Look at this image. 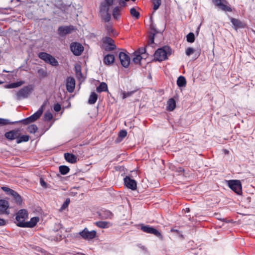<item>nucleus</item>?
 Here are the masks:
<instances>
[{
  "instance_id": "obj_62",
  "label": "nucleus",
  "mask_w": 255,
  "mask_h": 255,
  "mask_svg": "<svg viewBox=\"0 0 255 255\" xmlns=\"http://www.w3.org/2000/svg\"><path fill=\"white\" fill-rule=\"evenodd\" d=\"M190 211L189 208H186V212H189Z\"/></svg>"
},
{
  "instance_id": "obj_29",
  "label": "nucleus",
  "mask_w": 255,
  "mask_h": 255,
  "mask_svg": "<svg viewBox=\"0 0 255 255\" xmlns=\"http://www.w3.org/2000/svg\"><path fill=\"white\" fill-rule=\"evenodd\" d=\"M46 63L53 66H57L58 65V61L51 55H50Z\"/></svg>"
},
{
  "instance_id": "obj_44",
  "label": "nucleus",
  "mask_w": 255,
  "mask_h": 255,
  "mask_svg": "<svg viewBox=\"0 0 255 255\" xmlns=\"http://www.w3.org/2000/svg\"><path fill=\"white\" fill-rule=\"evenodd\" d=\"M37 73L38 74L39 77L40 78H43L47 76L46 71L42 68H40L38 69L37 71Z\"/></svg>"
},
{
  "instance_id": "obj_58",
  "label": "nucleus",
  "mask_w": 255,
  "mask_h": 255,
  "mask_svg": "<svg viewBox=\"0 0 255 255\" xmlns=\"http://www.w3.org/2000/svg\"><path fill=\"white\" fill-rule=\"evenodd\" d=\"M40 184L43 187L45 188L47 187V183L44 181V180L42 178L40 179Z\"/></svg>"
},
{
  "instance_id": "obj_41",
  "label": "nucleus",
  "mask_w": 255,
  "mask_h": 255,
  "mask_svg": "<svg viewBox=\"0 0 255 255\" xmlns=\"http://www.w3.org/2000/svg\"><path fill=\"white\" fill-rule=\"evenodd\" d=\"M103 42L104 44H107L108 45L115 44L114 40L109 36H106L103 39Z\"/></svg>"
},
{
  "instance_id": "obj_9",
  "label": "nucleus",
  "mask_w": 255,
  "mask_h": 255,
  "mask_svg": "<svg viewBox=\"0 0 255 255\" xmlns=\"http://www.w3.org/2000/svg\"><path fill=\"white\" fill-rule=\"evenodd\" d=\"M213 2L219 8L225 11H231V8L227 5V2L226 0H213Z\"/></svg>"
},
{
  "instance_id": "obj_51",
  "label": "nucleus",
  "mask_w": 255,
  "mask_h": 255,
  "mask_svg": "<svg viewBox=\"0 0 255 255\" xmlns=\"http://www.w3.org/2000/svg\"><path fill=\"white\" fill-rule=\"evenodd\" d=\"M70 201L69 198L66 199L65 201L63 203V205H62L61 209L62 210L65 209L68 206L70 203Z\"/></svg>"
},
{
  "instance_id": "obj_18",
  "label": "nucleus",
  "mask_w": 255,
  "mask_h": 255,
  "mask_svg": "<svg viewBox=\"0 0 255 255\" xmlns=\"http://www.w3.org/2000/svg\"><path fill=\"white\" fill-rule=\"evenodd\" d=\"M150 28L151 31L148 35V44L151 45L154 44V35L157 32V31L155 29V25L153 23L150 24Z\"/></svg>"
},
{
  "instance_id": "obj_26",
  "label": "nucleus",
  "mask_w": 255,
  "mask_h": 255,
  "mask_svg": "<svg viewBox=\"0 0 255 255\" xmlns=\"http://www.w3.org/2000/svg\"><path fill=\"white\" fill-rule=\"evenodd\" d=\"M96 90L98 93L108 91L107 84L105 82H102L100 85L97 87Z\"/></svg>"
},
{
  "instance_id": "obj_27",
  "label": "nucleus",
  "mask_w": 255,
  "mask_h": 255,
  "mask_svg": "<svg viewBox=\"0 0 255 255\" xmlns=\"http://www.w3.org/2000/svg\"><path fill=\"white\" fill-rule=\"evenodd\" d=\"M29 139V136L28 135H22L20 136V134L17 136L16 142L19 144L22 142H27Z\"/></svg>"
},
{
  "instance_id": "obj_57",
  "label": "nucleus",
  "mask_w": 255,
  "mask_h": 255,
  "mask_svg": "<svg viewBox=\"0 0 255 255\" xmlns=\"http://www.w3.org/2000/svg\"><path fill=\"white\" fill-rule=\"evenodd\" d=\"M119 4L121 7H125L127 5V2L125 0H119Z\"/></svg>"
},
{
  "instance_id": "obj_39",
  "label": "nucleus",
  "mask_w": 255,
  "mask_h": 255,
  "mask_svg": "<svg viewBox=\"0 0 255 255\" xmlns=\"http://www.w3.org/2000/svg\"><path fill=\"white\" fill-rule=\"evenodd\" d=\"M106 28L108 34L109 35H117V34L115 32V30L112 28L111 25H106Z\"/></svg>"
},
{
  "instance_id": "obj_49",
  "label": "nucleus",
  "mask_w": 255,
  "mask_h": 255,
  "mask_svg": "<svg viewBox=\"0 0 255 255\" xmlns=\"http://www.w3.org/2000/svg\"><path fill=\"white\" fill-rule=\"evenodd\" d=\"M16 197L14 199L15 200V202L18 204L20 205L22 203V200L21 197L17 193Z\"/></svg>"
},
{
  "instance_id": "obj_12",
  "label": "nucleus",
  "mask_w": 255,
  "mask_h": 255,
  "mask_svg": "<svg viewBox=\"0 0 255 255\" xmlns=\"http://www.w3.org/2000/svg\"><path fill=\"white\" fill-rule=\"evenodd\" d=\"M66 89L69 93L73 92L75 87V80L72 77H68L66 80Z\"/></svg>"
},
{
  "instance_id": "obj_25",
  "label": "nucleus",
  "mask_w": 255,
  "mask_h": 255,
  "mask_svg": "<svg viewBox=\"0 0 255 255\" xmlns=\"http://www.w3.org/2000/svg\"><path fill=\"white\" fill-rule=\"evenodd\" d=\"M175 101L173 98L170 99L167 102V110L172 111L175 108Z\"/></svg>"
},
{
  "instance_id": "obj_63",
  "label": "nucleus",
  "mask_w": 255,
  "mask_h": 255,
  "mask_svg": "<svg viewBox=\"0 0 255 255\" xmlns=\"http://www.w3.org/2000/svg\"><path fill=\"white\" fill-rule=\"evenodd\" d=\"M13 198L14 199L16 197V195L12 196Z\"/></svg>"
},
{
  "instance_id": "obj_1",
  "label": "nucleus",
  "mask_w": 255,
  "mask_h": 255,
  "mask_svg": "<svg viewBox=\"0 0 255 255\" xmlns=\"http://www.w3.org/2000/svg\"><path fill=\"white\" fill-rule=\"evenodd\" d=\"M33 90L32 85H29L24 86L20 89L16 94V99L17 100H20L23 99L27 98L30 93Z\"/></svg>"
},
{
  "instance_id": "obj_52",
  "label": "nucleus",
  "mask_w": 255,
  "mask_h": 255,
  "mask_svg": "<svg viewBox=\"0 0 255 255\" xmlns=\"http://www.w3.org/2000/svg\"><path fill=\"white\" fill-rule=\"evenodd\" d=\"M70 6V5H66L65 4H61L58 6L59 8H60L62 11H65L68 9V7Z\"/></svg>"
},
{
  "instance_id": "obj_54",
  "label": "nucleus",
  "mask_w": 255,
  "mask_h": 255,
  "mask_svg": "<svg viewBox=\"0 0 255 255\" xmlns=\"http://www.w3.org/2000/svg\"><path fill=\"white\" fill-rule=\"evenodd\" d=\"M18 122V123H22L23 125H28V124L30 123L31 122L29 121V120H28V117L27 118H25L24 119H23V120H20V121H17Z\"/></svg>"
},
{
  "instance_id": "obj_56",
  "label": "nucleus",
  "mask_w": 255,
  "mask_h": 255,
  "mask_svg": "<svg viewBox=\"0 0 255 255\" xmlns=\"http://www.w3.org/2000/svg\"><path fill=\"white\" fill-rule=\"evenodd\" d=\"M132 93H133V92H124L123 93V98L125 99L127 97H128L130 96Z\"/></svg>"
},
{
  "instance_id": "obj_30",
  "label": "nucleus",
  "mask_w": 255,
  "mask_h": 255,
  "mask_svg": "<svg viewBox=\"0 0 255 255\" xmlns=\"http://www.w3.org/2000/svg\"><path fill=\"white\" fill-rule=\"evenodd\" d=\"M1 189L6 193L7 195H10L12 197L13 195H15L17 194V192H15L13 190L7 187H1Z\"/></svg>"
},
{
  "instance_id": "obj_5",
  "label": "nucleus",
  "mask_w": 255,
  "mask_h": 255,
  "mask_svg": "<svg viewBox=\"0 0 255 255\" xmlns=\"http://www.w3.org/2000/svg\"><path fill=\"white\" fill-rule=\"evenodd\" d=\"M229 187L238 195L242 193V185L239 180H233L228 182Z\"/></svg>"
},
{
  "instance_id": "obj_23",
  "label": "nucleus",
  "mask_w": 255,
  "mask_h": 255,
  "mask_svg": "<svg viewBox=\"0 0 255 255\" xmlns=\"http://www.w3.org/2000/svg\"><path fill=\"white\" fill-rule=\"evenodd\" d=\"M65 160L70 163H74L77 161V157L72 153H65L64 154Z\"/></svg>"
},
{
  "instance_id": "obj_33",
  "label": "nucleus",
  "mask_w": 255,
  "mask_h": 255,
  "mask_svg": "<svg viewBox=\"0 0 255 255\" xmlns=\"http://www.w3.org/2000/svg\"><path fill=\"white\" fill-rule=\"evenodd\" d=\"M50 54L46 52H41L39 53L38 57L41 59L43 60L45 63L47 62L48 58L50 57Z\"/></svg>"
},
{
  "instance_id": "obj_43",
  "label": "nucleus",
  "mask_w": 255,
  "mask_h": 255,
  "mask_svg": "<svg viewBox=\"0 0 255 255\" xmlns=\"http://www.w3.org/2000/svg\"><path fill=\"white\" fill-rule=\"evenodd\" d=\"M102 216V217L105 218H111L113 216L112 213L108 210H106L102 212L101 214Z\"/></svg>"
},
{
  "instance_id": "obj_15",
  "label": "nucleus",
  "mask_w": 255,
  "mask_h": 255,
  "mask_svg": "<svg viewBox=\"0 0 255 255\" xmlns=\"http://www.w3.org/2000/svg\"><path fill=\"white\" fill-rule=\"evenodd\" d=\"M44 106L45 104H43L37 112L28 117V120H29L31 123L34 122L40 118L43 112V107Z\"/></svg>"
},
{
  "instance_id": "obj_45",
  "label": "nucleus",
  "mask_w": 255,
  "mask_h": 255,
  "mask_svg": "<svg viewBox=\"0 0 255 255\" xmlns=\"http://www.w3.org/2000/svg\"><path fill=\"white\" fill-rule=\"evenodd\" d=\"M187 41L188 42L192 43L195 40V36L193 33L190 32L188 34H187Z\"/></svg>"
},
{
  "instance_id": "obj_50",
  "label": "nucleus",
  "mask_w": 255,
  "mask_h": 255,
  "mask_svg": "<svg viewBox=\"0 0 255 255\" xmlns=\"http://www.w3.org/2000/svg\"><path fill=\"white\" fill-rule=\"evenodd\" d=\"M75 73L77 75L81 76L82 75V72H81V66L80 65H76L75 66Z\"/></svg>"
},
{
  "instance_id": "obj_2",
  "label": "nucleus",
  "mask_w": 255,
  "mask_h": 255,
  "mask_svg": "<svg viewBox=\"0 0 255 255\" xmlns=\"http://www.w3.org/2000/svg\"><path fill=\"white\" fill-rule=\"evenodd\" d=\"M170 50L168 46L158 49L154 53L155 59L158 61H162L167 58V51Z\"/></svg>"
},
{
  "instance_id": "obj_53",
  "label": "nucleus",
  "mask_w": 255,
  "mask_h": 255,
  "mask_svg": "<svg viewBox=\"0 0 255 255\" xmlns=\"http://www.w3.org/2000/svg\"><path fill=\"white\" fill-rule=\"evenodd\" d=\"M194 49L193 48L189 47L186 50V54L188 56L193 54L194 52Z\"/></svg>"
},
{
  "instance_id": "obj_16",
  "label": "nucleus",
  "mask_w": 255,
  "mask_h": 255,
  "mask_svg": "<svg viewBox=\"0 0 255 255\" xmlns=\"http://www.w3.org/2000/svg\"><path fill=\"white\" fill-rule=\"evenodd\" d=\"M44 106L45 104H43L37 112L28 117V120H29L31 123L34 122L40 118L43 112V107Z\"/></svg>"
},
{
  "instance_id": "obj_37",
  "label": "nucleus",
  "mask_w": 255,
  "mask_h": 255,
  "mask_svg": "<svg viewBox=\"0 0 255 255\" xmlns=\"http://www.w3.org/2000/svg\"><path fill=\"white\" fill-rule=\"evenodd\" d=\"M37 129V127L34 124L30 125L27 128V131L30 133H35Z\"/></svg>"
},
{
  "instance_id": "obj_60",
  "label": "nucleus",
  "mask_w": 255,
  "mask_h": 255,
  "mask_svg": "<svg viewBox=\"0 0 255 255\" xmlns=\"http://www.w3.org/2000/svg\"><path fill=\"white\" fill-rule=\"evenodd\" d=\"M147 78L149 79H151V75L150 73H149L147 75Z\"/></svg>"
},
{
  "instance_id": "obj_3",
  "label": "nucleus",
  "mask_w": 255,
  "mask_h": 255,
  "mask_svg": "<svg viewBox=\"0 0 255 255\" xmlns=\"http://www.w3.org/2000/svg\"><path fill=\"white\" fill-rule=\"evenodd\" d=\"M28 218V213L26 210L21 209L16 214V225L22 227L21 224L25 223V220Z\"/></svg>"
},
{
  "instance_id": "obj_8",
  "label": "nucleus",
  "mask_w": 255,
  "mask_h": 255,
  "mask_svg": "<svg viewBox=\"0 0 255 255\" xmlns=\"http://www.w3.org/2000/svg\"><path fill=\"white\" fill-rule=\"evenodd\" d=\"M143 54V48L140 47L135 51L132 54V61L135 64H140L141 60L142 59V55Z\"/></svg>"
},
{
  "instance_id": "obj_24",
  "label": "nucleus",
  "mask_w": 255,
  "mask_h": 255,
  "mask_svg": "<svg viewBox=\"0 0 255 255\" xmlns=\"http://www.w3.org/2000/svg\"><path fill=\"white\" fill-rule=\"evenodd\" d=\"M98 99V95L95 92H92L90 95L89 100H88V104L90 105L94 104Z\"/></svg>"
},
{
  "instance_id": "obj_48",
  "label": "nucleus",
  "mask_w": 255,
  "mask_h": 255,
  "mask_svg": "<svg viewBox=\"0 0 255 255\" xmlns=\"http://www.w3.org/2000/svg\"><path fill=\"white\" fill-rule=\"evenodd\" d=\"M116 45L115 44L108 45L105 47V50L106 51H111L116 49Z\"/></svg>"
},
{
  "instance_id": "obj_31",
  "label": "nucleus",
  "mask_w": 255,
  "mask_h": 255,
  "mask_svg": "<svg viewBox=\"0 0 255 255\" xmlns=\"http://www.w3.org/2000/svg\"><path fill=\"white\" fill-rule=\"evenodd\" d=\"M120 8L119 6H117L113 10V16L115 19H118L120 17Z\"/></svg>"
},
{
  "instance_id": "obj_6",
  "label": "nucleus",
  "mask_w": 255,
  "mask_h": 255,
  "mask_svg": "<svg viewBox=\"0 0 255 255\" xmlns=\"http://www.w3.org/2000/svg\"><path fill=\"white\" fill-rule=\"evenodd\" d=\"M78 234L85 240H91L94 239L96 235V232L94 230L89 231L87 228L80 232Z\"/></svg>"
},
{
  "instance_id": "obj_21",
  "label": "nucleus",
  "mask_w": 255,
  "mask_h": 255,
  "mask_svg": "<svg viewBox=\"0 0 255 255\" xmlns=\"http://www.w3.org/2000/svg\"><path fill=\"white\" fill-rule=\"evenodd\" d=\"M230 20L233 25H234V28L236 30L238 28H244L245 26L244 23L238 19L231 18Z\"/></svg>"
},
{
  "instance_id": "obj_19",
  "label": "nucleus",
  "mask_w": 255,
  "mask_h": 255,
  "mask_svg": "<svg viewBox=\"0 0 255 255\" xmlns=\"http://www.w3.org/2000/svg\"><path fill=\"white\" fill-rule=\"evenodd\" d=\"M144 232H146L147 233L152 234L156 237L162 239V236L160 232H159L156 229H154L153 227H150L149 226H144Z\"/></svg>"
},
{
  "instance_id": "obj_64",
  "label": "nucleus",
  "mask_w": 255,
  "mask_h": 255,
  "mask_svg": "<svg viewBox=\"0 0 255 255\" xmlns=\"http://www.w3.org/2000/svg\"><path fill=\"white\" fill-rule=\"evenodd\" d=\"M171 231L177 232V231L176 230H173V229H171Z\"/></svg>"
},
{
  "instance_id": "obj_42",
  "label": "nucleus",
  "mask_w": 255,
  "mask_h": 255,
  "mask_svg": "<svg viewBox=\"0 0 255 255\" xmlns=\"http://www.w3.org/2000/svg\"><path fill=\"white\" fill-rule=\"evenodd\" d=\"M153 3V8L154 10H156L161 5V0H152Z\"/></svg>"
},
{
  "instance_id": "obj_38",
  "label": "nucleus",
  "mask_w": 255,
  "mask_h": 255,
  "mask_svg": "<svg viewBox=\"0 0 255 255\" xmlns=\"http://www.w3.org/2000/svg\"><path fill=\"white\" fill-rule=\"evenodd\" d=\"M101 15L102 18L106 22H108L110 21L111 19V15L109 12L101 13Z\"/></svg>"
},
{
  "instance_id": "obj_20",
  "label": "nucleus",
  "mask_w": 255,
  "mask_h": 255,
  "mask_svg": "<svg viewBox=\"0 0 255 255\" xmlns=\"http://www.w3.org/2000/svg\"><path fill=\"white\" fill-rule=\"evenodd\" d=\"M39 219L37 217L31 218L30 221L26 222L25 223L21 224L23 228H32L34 227L39 221Z\"/></svg>"
},
{
  "instance_id": "obj_28",
  "label": "nucleus",
  "mask_w": 255,
  "mask_h": 255,
  "mask_svg": "<svg viewBox=\"0 0 255 255\" xmlns=\"http://www.w3.org/2000/svg\"><path fill=\"white\" fill-rule=\"evenodd\" d=\"M177 84L179 87H185L186 85V81L184 76H179L177 80Z\"/></svg>"
},
{
  "instance_id": "obj_4",
  "label": "nucleus",
  "mask_w": 255,
  "mask_h": 255,
  "mask_svg": "<svg viewBox=\"0 0 255 255\" xmlns=\"http://www.w3.org/2000/svg\"><path fill=\"white\" fill-rule=\"evenodd\" d=\"M76 30V28L73 25L68 26H60L58 28V33L61 36L63 37L67 34L71 33L73 31Z\"/></svg>"
},
{
  "instance_id": "obj_47",
  "label": "nucleus",
  "mask_w": 255,
  "mask_h": 255,
  "mask_svg": "<svg viewBox=\"0 0 255 255\" xmlns=\"http://www.w3.org/2000/svg\"><path fill=\"white\" fill-rule=\"evenodd\" d=\"M96 225L101 228H105L107 227L108 222L104 221H99L96 222Z\"/></svg>"
},
{
  "instance_id": "obj_11",
  "label": "nucleus",
  "mask_w": 255,
  "mask_h": 255,
  "mask_svg": "<svg viewBox=\"0 0 255 255\" xmlns=\"http://www.w3.org/2000/svg\"><path fill=\"white\" fill-rule=\"evenodd\" d=\"M114 0H105V2L101 3L100 6V12L103 13L109 12L110 6L114 4Z\"/></svg>"
},
{
  "instance_id": "obj_13",
  "label": "nucleus",
  "mask_w": 255,
  "mask_h": 255,
  "mask_svg": "<svg viewBox=\"0 0 255 255\" xmlns=\"http://www.w3.org/2000/svg\"><path fill=\"white\" fill-rule=\"evenodd\" d=\"M20 134V129H16L11 130L5 133L4 136L6 138L9 140H17V137Z\"/></svg>"
},
{
  "instance_id": "obj_35",
  "label": "nucleus",
  "mask_w": 255,
  "mask_h": 255,
  "mask_svg": "<svg viewBox=\"0 0 255 255\" xmlns=\"http://www.w3.org/2000/svg\"><path fill=\"white\" fill-rule=\"evenodd\" d=\"M59 172L62 175H66L70 170V168L65 165H61L59 167Z\"/></svg>"
},
{
  "instance_id": "obj_36",
  "label": "nucleus",
  "mask_w": 255,
  "mask_h": 255,
  "mask_svg": "<svg viewBox=\"0 0 255 255\" xmlns=\"http://www.w3.org/2000/svg\"><path fill=\"white\" fill-rule=\"evenodd\" d=\"M130 13L132 17L135 19H138L140 16L139 12H138L134 7L130 8Z\"/></svg>"
},
{
  "instance_id": "obj_40",
  "label": "nucleus",
  "mask_w": 255,
  "mask_h": 255,
  "mask_svg": "<svg viewBox=\"0 0 255 255\" xmlns=\"http://www.w3.org/2000/svg\"><path fill=\"white\" fill-rule=\"evenodd\" d=\"M127 135V131L126 130H121L119 133V137L116 139L117 142H119L121 140L125 137Z\"/></svg>"
},
{
  "instance_id": "obj_59",
  "label": "nucleus",
  "mask_w": 255,
  "mask_h": 255,
  "mask_svg": "<svg viewBox=\"0 0 255 255\" xmlns=\"http://www.w3.org/2000/svg\"><path fill=\"white\" fill-rule=\"evenodd\" d=\"M6 224V222L4 219L0 218V226H4Z\"/></svg>"
},
{
  "instance_id": "obj_61",
  "label": "nucleus",
  "mask_w": 255,
  "mask_h": 255,
  "mask_svg": "<svg viewBox=\"0 0 255 255\" xmlns=\"http://www.w3.org/2000/svg\"><path fill=\"white\" fill-rule=\"evenodd\" d=\"M140 229L143 231V224H141L140 225Z\"/></svg>"
},
{
  "instance_id": "obj_10",
  "label": "nucleus",
  "mask_w": 255,
  "mask_h": 255,
  "mask_svg": "<svg viewBox=\"0 0 255 255\" xmlns=\"http://www.w3.org/2000/svg\"><path fill=\"white\" fill-rule=\"evenodd\" d=\"M121 64L124 67H128L130 63V57L126 53L120 52L119 55Z\"/></svg>"
},
{
  "instance_id": "obj_34",
  "label": "nucleus",
  "mask_w": 255,
  "mask_h": 255,
  "mask_svg": "<svg viewBox=\"0 0 255 255\" xmlns=\"http://www.w3.org/2000/svg\"><path fill=\"white\" fill-rule=\"evenodd\" d=\"M16 123H18V122H10L8 119L0 118V125L1 126L13 125Z\"/></svg>"
},
{
  "instance_id": "obj_14",
  "label": "nucleus",
  "mask_w": 255,
  "mask_h": 255,
  "mask_svg": "<svg viewBox=\"0 0 255 255\" xmlns=\"http://www.w3.org/2000/svg\"><path fill=\"white\" fill-rule=\"evenodd\" d=\"M124 184L128 188L132 190H135L136 188L135 181L128 176L124 178Z\"/></svg>"
},
{
  "instance_id": "obj_32",
  "label": "nucleus",
  "mask_w": 255,
  "mask_h": 255,
  "mask_svg": "<svg viewBox=\"0 0 255 255\" xmlns=\"http://www.w3.org/2000/svg\"><path fill=\"white\" fill-rule=\"evenodd\" d=\"M24 83V81H20L15 83H10L6 86V88H15L18 87L20 86L23 84Z\"/></svg>"
},
{
  "instance_id": "obj_46",
  "label": "nucleus",
  "mask_w": 255,
  "mask_h": 255,
  "mask_svg": "<svg viewBox=\"0 0 255 255\" xmlns=\"http://www.w3.org/2000/svg\"><path fill=\"white\" fill-rule=\"evenodd\" d=\"M53 118V116L50 112H46L43 116V119L45 121H50Z\"/></svg>"
},
{
  "instance_id": "obj_17",
  "label": "nucleus",
  "mask_w": 255,
  "mask_h": 255,
  "mask_svg": "<svg viewBox=\"0 0 255 255\" xmlns=\"http://www.w3.org/2000/svg\"><path fill=\"white\" fill-rule=\"evenodd\" d=\"M9 207L8 202L5 200H0V215L1 214H8L9 212L7 211V209Z\"/></svg>"
},
{
  "instance_id": "obj_22",
  "label": "nucleus",
  "mask_w": 255,
  "mask_h": 255,
  "mask_svg": "<svg viewBox=\"0 0 255 255\" xmlns=\"http://www.w3.org/2000/svg\"><path fill=\"white\" fill-rule=\"evenodd\" d=\"M104 63L107 65H110L115 61V56L113 54H108L104 57Z\"/></svg>"
},
{
  "instance_id": "obj_55",
  "label": "nucleus",
  "mask_w": 255,
  "mask_h": 255,
  "mask_svg": "<svg viewBox=\"0 0 255 255\" xmlns=\"http://www.w3.org/2000/svg\"><path fill=\"white\" fill-rule=\"evenodd\" d=\"M53 109L55 112H59L61 109V105L57 103L54 105Z\"/></svg>"
},
{
  "instance_id": "obj_7",
  "label": "nucleus",
  "mask_w": 255,
  "mask_h": 255,
  "mask_svg": "<svg viewBox=\"0 0 255 255\" xmlns=\"http://www.w3.org/2000/svg\"><path fill=\"white\" fill-rule=\"evenodd\" d=\"M70 50L74 55L79 56L83 51L84 47L82 44L79 43L73 42L70 45Z\"/></svg>"
}]
</instances>
